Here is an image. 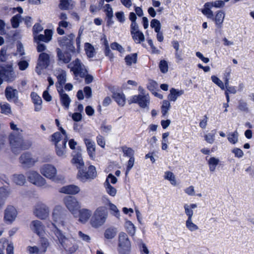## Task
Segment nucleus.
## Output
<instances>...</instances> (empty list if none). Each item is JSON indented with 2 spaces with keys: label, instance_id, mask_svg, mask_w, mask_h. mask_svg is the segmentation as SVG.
<instances>
[{
  "label": "nucleus",
  "instance_id": "f257e3e1",
  "mask_svg": "<svg viewBox=\"0 0 254 254\" xmlns=\"http://www.w3.org/2000/svg\"><path fill=\"white\" fill-rule=\"evenodd\" d=\"M52 225L55 227V229L53 230L54 233L61 246L70 253H74L77 249V246L74 244V239L71 237H66L62 232L56 227L55 224L52 223Z\"/></svg>",
  "mask_w": 254,
  "mask_h": 254
},
{
  "label": "nucleus",
  "instance_id": "f03ea898",
  "mask_svg": "<svg viewBox=\"0 0 254 254\" xmlns=\"http://www.w3.org/2000/svg\"><path fill=\"white\" fill-rule=\"evenodd\" d=\"M108 215V211L105 207H98L94 212L93 215L90 219V225L93 228H99L105 224Z\"/></svg>",
  "mask_w": 254,
  "mask_h": 254
},
{
  "label": "nucleus",
  "instance_id": "7ed1b4c3",
  "mask_svg": "<svg viewBox=\"0 0 254 254\" xmlns=\"http://www.w3.org/2000/svg\"><path fill=\"white\" fill-rule=\"evenodd\" d=\"M63 135L60 132H56L51 135V141L55 145L57 155L61 157L65 156V148L68 138H63Z\"/></svg>",
  "mask_w": 254,
  "mask_h": 254
},
{
  "label": "nucleus",
  "instance_id": "20e7f679",
  "mask_svg": "<svg viewBox=\"0 0 254 254\" xmlns=\"http://www.w3.org/2000/svg\"><path fill=\"white\" fill-rule=\"evenodd\" d=\"M9 142L11 150L15 154H18L20 150L27 149L31 146L30 142L24 141L21 135L13 134H11L9 136Z\"/></svg>",
  "mask_w": 254,
  "mask_h": 254
},
{
  "label": "nucleus",
  "instance_id": "39448f33",
  "mask_svg": "<svg viewBox=\"0 0 254 254\" xmlns=\"http://www.w3.org/2000/svg\"><path fill=\"white\" fill-rule=\"evenodd\" d=\"M70 71L73 72L75 77H84L87 73L85 65L78 59H76L67 65Z\"/></svg>",
  "mask_w": 254,
  "mask_h": 254
},
{
  "label": "nucleus",
  "instance_id": "423d86ee",
  "mask_svg": "<svg viewBox=\"0 0 254 254\" xmlns=\"http://www.w3.org/2000/svg\"><path fill=\"white\" fill-rule=\"evenodd\" d=\"M131 244L127 235L124 232L119 235L118 251L120 254H129L130 251Z\"/></svg>",
  "mask_w": 254,
  "mask_h": 254
},
{
  "label": "nucleus",
  "instance_id": "0eeeda50",
  "mask_svg": "<svg viewBox=\"0 0 254 254\" xmlns=\"http://www.w3.org/2000/svg\"><path fill=\"white\" fill-rule=\"evenodd\" d=\"M28 181L38 187H46V181L37 172L30 170L26 172Z\"/></svg>",
  "mask_w": 254,
  "mask_h": 254
},
{
  "label": "nucleus",
  "instance_id": "6e6552de",
  "mask_svg": "<svg viewBox=\"0 0 254 254\" xmlns=\"http://www.w3.org/2000/svg\"><path fill=\"white\" fill-rule=\"evenodd\" d=\"M64 202L66 208L69 212L74 216L76 217L77 210L80 208V205L79 202L77 199L71 196H66L64 199Z\"/></svg>",
  "mask_w": 254,
  "mask_h": 254
},
{
  "label": "nucleus",
  "instance_id": "1a4fd4ad",
  "mask_svg": "<svg viewBox=\"0 0 254 254\" xmlns=\"http://www.w3.org/2000/svg\"><path fill=\"white\" fill-rule=\"evenodd\" d=\"M40 246H28L27 251L30 254H44L49 245L47 239L42 238L40 241Z\"/></svg>",
  "mask_w": 254,
  "mask_h": 254
},
{
  "label": "nucleus",
  "instance_id": "9d476101",
  "mask_svg": "<svg viewBox=\"0 0 254 254\" xmlns=\"http://www.w3.org/2000/svg\"><path fill=\"white\" fill-rule=\"evenodd\" d=\"M49 207L42 202L37 203L34 207L33 213L37 218L44 220L49 215Z\"/></svg>",
  "mask_w": 254,
  "mask_h": 254
},
{
  "label": "nucleus",
  "instance_id": "9b49d317",
  "mask_svg": "<svg viewBox=\"0 0 254 254\" xmlns=\"http://www.w3.org/2000/svg\"><path fill=\"white\" fill-rule=\"evenodd\" d=\"M66 212L62 207L57 206L53 210L52 218L53 221L62 226L64 225V220L66 217Z\"/></svg>",
  "mask_w": 254,
  "mask_h": 254
},
{
  "label": "nucleus",
  "instance_id": "f8f14e48",
  "mask_svg": "<svg viewBox=\"0 0 254 254\" xmlns=\"http://www.w3.org/2000/svg\"><path fill=\"white\" fill-rule=\"evenodd\" d=\"M50 64V56L46 53H41L38 58L36 71L38 74H41V70L46 68Z\"/></svg>",
  "mask_w": 254,
  "mask_h": 254
},
{
  "label": "nucleus",
  "instance_id": "ddd939ff",
  "mask_svg": "<svg viewBox=\"0 0 254 254\" xmlns=\"http://www.w3.org/2000/svg\"><path fill=\"white\" fill-rule=\"evenodd\" d=\"M97 176L96 168L94 166L91 165L88 167V171H85L84 168L79 170L77 174V177L81 181L85 182L87 179H93Z\"/></svg>",
  "mask_w": 254,
  "mask_h": 254
},
{
  "label": "nucleus",
  "instance_id": "4468645a",
  "mask_svg": "<svg viewBox=\"0 0 254 254\" xmlns=\"http://www.w3.org/2000/svg\"><path fill=\"white\" fill-rule=\"evenodd\" d=\"M130 103H137L142 108H148L150 103V97L148 94L134 95L130 99Z\"/></svg>",
  "mask_w": 254,
  "mask_h": 254
},
{
  "label": "nucleus",
  "instance_id": "2eb2a0df",
  "mask_svg": "<svg viewBox=\"0 0 254 254\" xmlns=\"http://www.w3.org/2000/svg\"><path fill=\"white\" fill-rule=\"evenodd\" d=\"M0 76L7 82H12L16 78V75L11 65L3 67L0 70Z\"/></svg>",
  "mask_w": 254,
  "mask_h": 254
},
{
  "label": "nucleus",
  "instance_id": "dca6fc26",
  "mask_svg": "<svg viewBox=\"0 0 254 254\" xmlns=\"http://www.w3.org/2000/svg\"><path fill=\"white\" fill-rule=\"evenodd\" d=\"M74 37L75 35L72 33L67 36L64 37L59 40V44L62 47H65L67 51L74 53L75 51L73 45V40Z\"/></svg>",
  "mask_w": 254,
  "mask_h": 254
},
{
  "label": "nucleus",
  "instance_id": "f3484780",
  "mask_svg": "<svg viewBox=\"0 0 254 254\" xmlns=\"http://www.w3.org/2000/svg\"><path fill=\"white\" fill-rule=\"evenodd\" d=\"M41 173L46 178L52 180H56V176L57 174L56 168L51 164L44 165L40 168Z\"/></svg>",
  "mask_w": 254,
  "mask_h": 254
},
{
  "label": "nucleus",
  "instance_id": "a211bd4d",
  "mask_svg": "<svg viewBox=\"0 0 254 254\" xmlns=\"http://www.w3.org/2000/svg\"><path fill=\"white\" fill-rule=\"evenodd\" d=\"M19 161L22 167L24 168H29L33 167L37 161L33 158L31 154L29 153H24L21 155Z\"/></svg>",
  "mask_w": 254,
  "mask_h": 254
},
{
  "label": "nucleus",
  "instance_id": "6ab92c4d",
  "mask_svg": "<svg viewBox=\"0 0 254 254\" xmlns=\"http://www.w3.org/2000/svg\"><path fill=\"white\" fill-rule=\"evenodd\" d=\"M30 229L39 236H42L45 233V227L42 222L39 220H33L30 224Z\"/></svg>",
  "mask_w": 254,
  "mask_h": 254
},
{
  "label": "nucleus",
  "instance_id": "aec40b11",
  "mask_svg": "<svg viewBox=\"0 0 254 254\" xmlns=\"http://www.w3.org/2000/svg\"><path fill=\"white\" fill-rule=\"evenodd\" d=\"M17 212L13 206H8L4 211V219L10 223L12 222L16 218Z\"/></svg>",
  "mask_w": 254,
  "mask_h": 254
},
{
  "label": "nucleus",
  "instance_id": "412c9836",
  "mask_svg": "<svg viewBox=\"0 0 254 254\" xmlns=\"http://www.w3.org/2000/svg\"><path fill=\"white\" fill-rule=\"evenodd\" d=\"M44 33L45 35H35L34 37V41L36 43H38L40 41H43L46 43L50 42L52 39L53 31L51 30L46 29Z\"/></svg>",
  "mask_w": 254,
  "mask_h": 254
},
{
  "label": "nucleus",
  "instance_id": "4be33fe9",
  "mask_svg": "<svg viewBox=\"0 0 254 254\" xmlns=\"http://www.w3.org/2000/svg\"><path fill=\"white\" fill-rule=\"evenodd\" d=\"M5 95L8 101L12 100L15 103L18 101V91L16 89H13L11 86H7L6 88Z\"/></svg>",
  "mask_w": 254,
  "mask_h": 254
},
{
  "label": "nucleus",
  "instance_id": "5701e85b",
  "mask_svg": "<svg viewBox=\"0 0 254 254\" xmlns=\"http://www.w3.org/2000/svg\"><path fill=\"white\" fill-rule=\"evenodd\" d=\"M78 221L82 223H86L92 215V211L86 208L80 209L78 210Z\"/></svg>",
  "mask_w": 254,
  "mask_h": 254
},
{
  "label": "nucleus",
  "instance_id": "b1692460",
  "mask_svg": "<svg viewBox=\"0 0 254 254\" xmlns=\"http://www.w3.org/2000/svg\"><path fill=\"white\" fill-rule=\"evenodd\" d=\"M84 143L86 146L88 154L92 159L95 157V144L91 139L84 138Z\"/></svg>",
  "mask_w": 254,
  "mask_h": 254
},
{
  "label": "nucleus",
  "instance_id": "393cba45",
  "mask_svg": "<svg viewBox=\"0 0 254 254\" xmlns=\"http://www.w3.org/2000/svg\"><path fill=\"white\" fill-rule=\"evenodd\" d=\"M58 91L60 95V101L62 105L65 109H68L70 103L71 102V100L69 97L64 92L63 88L58 89Z\"/></svg>",
  "mask_w": 254,
  "mask_h": 254
},
{
  "label": "nucleus",
  "instance_id": "a878e982",
  "mask_svg": "<svg viewBox=\"0 0 254 254\" xmlns=\"http://www.w3.org/2000/svg\"><path fill=\"white\" fill-rule=\"evenodd\" d=\"M57 53L58 60L60 63L67 64L70 61L71 57L68 53H63L59 48L57 49Z\"/></svg>",
  "mask_w": 254,
  "mask_h": 254
},
{
  "label": "nucleus",
  "instance_id": "bb28decb",
  "mask_svg": "<svg viewBox=\"0 0 254 254\" xmlns=\"http://www.w3.org/2000/svg\"><path fill=\"white\" fill-rule=\"evenodd\" d=\"M225 17V12L223 10H218L211 19L214 21L216 26L220 28L222 26Z\"/></svg>",
  "mask_w": 254,
  "mask_h": 254
},
{
  "label": "nucleus",
  "instance_id": "cd10ccee",
  "mask_svg": "<svg viewBox=\"0 0 254 254\" xmlns=\"http://www.w3.org/2000/svg\"><path fill=\"white\" fill-rule=\"evenodd\" d=\"M80 190L79 187L77 186L71 185L61 188L60 192L66 194H76Z\"/></svg>",
  "mask_w": 254,
  "mask_h": 254
},
{
  "label": "nucleus",
  "instance_id": "c85d7f7f",
  "mask_svg": "<svg viewBox=\"0 0 254 254\" xmlns=\"http://www.w3.org/2000/svg\"><path fill=\"white\" fill-rule=\"evenodd\" d=\"M31 97L32 102L34 104V110L36 112H39L41 110L42 106V100L41 98L35 92H32Z\"/></svg>",
  "mask_w": 254,
  "mask_h": 254
},
{
  "label": "nucleus",
  "instance_id": "c756f323",
  "mask_svg": "<svg viewBox=\"0 0 254 254\" xmlns=\"http://www.w3.org/2000/svg\"><path fill=\"white\" fill-rule=\"evenodd\" d=\"M57 74L58 83H56V87L58 90L60 88H63V85L65 83L66 74L65 71L62 69L58 70Z\"/></svg>",
  "mask_w": 254,
  "mask_h": 254
},
{
  "label": "nucleus",
  "instance_id": "7c9ffc66",
  "mask_svg": "<svg viewBox=\"0 0 254 254\" xmlns=\"http://www.w3.org/2000/svg\"><path fill=\"white\" fill-rule=\"evenodd\" d=\"M184 91L183 90H178L172 88L170 90V94L168 95V99L171 101L175 102L178 97L184 94Z\"/></svg>",
  "mask_w": 254,
  "mask_h": 254
},
{
  "label": "nucleus",
  "instance_id": "2f4dec72",
  "mask_svg": "<svg viewBox=\"0 0 254 254\" xmlns=\"http://www.w3.org/2000/svg\"><path fill=\"white\" fill-rule=\"evenodd\" d=\"M74 2L72 0H61L59 5V8L62 10H68L73 8Z\"/></svg>",
  "mask_w": 254,
  "mask_h": 254
},
{
  "label": "nucleus",
  "instance_id": "473e14b6",
  "mask_svg": "<svg viewBox=\"0 0 254 254\" xmlns=\"http://www.w3.org/2000/svg\"><path fill=\"white\" fill-rule=\"evenodd\" d=\"M72 163L75 165L78 170H82L84 168V164L82 158L80 155L74 156L72 159Z\"/></svg>",
  "mask_w": 254,
  "mask_h": 254
},
{
  "label": "nucleus",
  "instance_id": "72a5a7b5",
  "mask_svg": "<svg viewBox=\"0 0 254 254\" xmlns=\"http://www.w3.org/2000/svg\"><path fill=\"white\" fill-rule=\"evenodd\" d=\"M113 98L119 106H124L125 104L126 98L125 95L123 93H114Z\"/></svg>",
  "mask_w": 254,
  "mask_h": 254
},
{
  "label": "nucleus",
  "instance_id": "f704fd0d",
  "mask_svg": "<svg viewBox=\"0 0 254 254\" xmlns=\"http://www.w3.org/2000/svg\"><path fill=\"white\" fill-rule=\"evenodd\" d=\"M104 187L105 188L106 192L111 196L114 197L116 196L117 190L115 188L109 184L108 181H105L104 183Z\"/></svg>",
  "mask_w": 254,
  "mask_h": 254
},
{
  "label": "nucleus",
  "instance_id": "c9c22d12",
  "mask_svg": "<svg viewBox=\"0 0 254 254\" xmlns=\"http://www.w3.org/2000/svg\"><path fill=\"white\" fill-rule=\"evenodd\" d=\"M212 6L209 2H206L204 5V8L201 9L202 13L205 15L208 18L212 19L213 16V12L211 10Z\"/></svg>",
  "mask_w": 254,
  "mask_h": 254
},
{
  "label": "nucleus",
  "instance_id": "e433bc0d",
  "mask_svg": "<svg viewBox=\"0 0 254 254\" xmlns=\"http://www.w3.org/2000/svg\"><path fill=\"white\" fill-rule=\"evenodd\" d=\"M220 161L219 159L214 157H211L208 161V164L209 166V171L211 172H214L216 166L219 164Z\"/></svg>",
  "mask_w": 254,
  "mask_h": 254
},
{
  "label": "nucleus",
  "instance_id": "4c0bfd02",
  "mask_svg": "<svg viewBox=\"0 0 254 254\" xmlns=\"http://www.w3.org/2000/svg\"><path fill=\"white\" fill-rule=\"evenodd\" d=\"M137 57L136 53L131 54L126 56L125 58L126 64L128 66H130L132 64H135L137 62Z\"/></svg>",
  "mask_w": 254,
  "mask_h": 254
},
{
  "label": "nucleus",
  "instance_id": "58836bf2",
  "mask_svg": "<svg viewBox=\"0 0 254 254\" xmlns=\"http://www.w3.org/2000/svg\"><path fill=\"white\" fill-rule=\"evenodd\" d=\"M13 182L18 185H23L25 183V177L23 174H15L12 176Z\"/></svg>",
  "mask_w": 254,
  "mask_h": 254
},
{
  "label": "nucleus",
  "instance_id": "ea45409f",
  "mask_svg": "<svg viewBox=\"0 0 254 254\" xmlns=\"http://www.w3.org/2000/svg\"><path fill=\"white\" fill-rule=\"evenodd\" d=\"M85 51L88 57L92 58L94 56L95 51L93 46L89 43H86L84 46Z\"/></svg>",
  "mask_w": 254,
  "mask_h": 254
},
{
  "label": "nucleus",
  "instance_id": "a19ab883",
  "mask_svg": "<svg viewBox=\"0 0 254 254\" xmlns=\"http://www.w3.org/2000/svg\"><path fill=\"white\" fill-rule=\"evenodd\" d=\"M186 226L190 232L196 231L199 229L197 225L192 222V218H188L186 221Z\"/></svg>",
  "mask_w": 254,
  "mask_h": 254
},
{
  "label": "nucleus",
  "instance_id": "79ce46f5",
  "mask_svg": "<svg viewBox=\"0 0 254 254\" xmlns=\"http://www.w3.org/2000/svg\"><path fill=\"white\" fill-rule=\"evenodd\" d=\"M8 195V193L6 190L3 188H0V209H1L4 204L5 200Z\"/></svg>",
  "mask_w": 254,
  "mask_h": 254
},
{
  "label": "nucleus",
  "instance_id": "37998d69",
  "mask_svg": "<svg viewBox=\"0 0 254 254\" xmlns=\"http://www.w3.org/2000/svg\"><path fill=\"white\" fill-rule=\"evenodd\" d=\"M125 227L127 233L131 236L135 233V227L134 224L130 221H127L125 223Z\"/></svg>",
  "mask_w": 254,
  "mask_h": 254
},
{
  "label": "nucleus",
  "instance_id": "c03bdc74",
  "mask_svg": "<svg viewBox=\"0 0 254 254\" xmlns=\"http://www.w3.org/2000/svg\"><path fill=\"white\" fill-rule=\"evenodd\" d=\"M131 35L133 40L137 44L141 43L145 40L144 34L141 31L133 33Z\"/></svg>",
  "mask_w": 254,
  "mask_h": 254
},
{
  "label": "nucleus",
  "instance_id": "a18cd8bd",
  "mask_svg": "<svg viewBox=\"0 0 254 254\" xmlns=\"http://www.w3.org/2000/svg\"><path fill=\"white\" fill-rule=\"evenodd\" d=\"M164 179L170 182V183L174 186L177 185L175 176L170 171H166L165 172Z\"/></svg>",
  "mask_w": 254,
  "mask_h": 254
},
{
  "label": "nucleus",
  "instance_id": "49530a36",
  "mask_svg": "<svg viewBox=\"0 0 254 254\" xmlns=\"http://www.w3.org/2000/svg\"><path fill=\"white\" fill-rule=\"evenodd\" d=\"M122 150L124 153V155L131 158L134 157V151L130 147L127 146H123L121 147Z\"/></svg>",
  "mask_w": 254,
  "mask_h": 254
},
{
  "label": "nucleus",
  "instance_id": "de8ad7c7",
  "mask_svg": "<svg viewBox=\"0 0 254 254\" xmlns=\"http://www.w3.org/2000/svg\"><path fill=\"white\" fill-rule=\"evenodd\" d=\"M117 234L115 228H109L107 229L104 233V236L107 239H112L115 237Z\"/></svg>",
  "mask_w": 254,
  "mask_h": 254
},
{
  "label": "nucleus",
  "instance_id": "09e8293b",
  "mask_svg": "<svg viewBox=\"0 0 254 254\" xmlns=\"http://www.w3.org/2000/svg\"><path fill=\"white\" fill-rule=\"evenodd\" d=\"M69 25V23L64 20H61L59 22V27L57 28V31L60 35H63L64 33V30L62 28H67Z\"/></svg>",
  "mask_w": 254,
  "mask_h": 254
},
{
  "label": "nucleus",
  "instance_id": "8fccbe9b",
  "mask_svg": "<svg viewBox=\"0 0 254 254\" xmlns=\"http://www.w3.org/2000/svg\"><path fill=\"white\" fill-rule=\"evenodd\" d=\"M170 103L168 100H164L161 106V113L163 116H165L168 113V111L170 109Z\"/></svg>",
  "mask_w": 254,
  "mask_h": 254
},
{
  "label": "nucleus",
  "instance_id": "3c124183",
  "mask_svg": "<svg viewBox=\"0 0 254 254\" xmlns=\"http://www.w3.org/2000/svg\"><path fill=\"white\" fill-rule=\"evenodd\" d=\"M21 19V16L19 14H17L11 18L10 21L13 28H16L19 26Z\"/></svg>",
  "mask_w": 254,
  "mask_h": 254
},
{
  "label": "nucleus",
  "instance_id": "603ef678",
  "mask_svg": "<svg viewBox=\"0 0 254 254\" xmlns=\"http://www.w3.org/2000/svg\"><path fill=\"white\" fill-rule=\"evenodd\" d=\"M238 135L239 134L237 131L230 133L228 136V140L230 143L235 144L238 142Z\"/></svg>",
  "mask_w": 254,
  "mask_h": 254
},
{
  "label": "nucleus",
  "instance_id": "864d4df0",
  "mask_svg": "<svg viewBox=\"0 0 254 254\" xmlns=\"http://www.w3.org/2000/svg\"><path fill=\"white\" fill-rule=\"evenodd\" d=\"M0 107L1 109V113L7 115L10 114L11 112V108L9 104L5 103L3 104L0 103Z\"/></svg>",
  "mask_w": 254,
  "mask_h": 254
},
{
  "label": "nucleus",
  "instance_id": "5fc2aeb1",
  "mask_svg": "<svg viewBox=\"0 0 254 254\" xmlns=\"http://www.w3.org/2000/svg\"><path fill=\"white\" fill-rule=\"evenodd\" d=\"M150 26L151 28L154 29V31L155 32H158L161 29V24L158 20L156 19H153L151 21Z\"/></svg>",
  "mask_w": 254,
  "mask_h": 254
},
{
  "label": "nucleus",
  "instance_id": "6e6d98bb",
  "mask_svg": "<svg viewBox=\"0 0 254 254\" xmlns=\"http://www.w3.org/2000/svg\"><path fill=\"white\" fill-rule=\"evenodd\" d=\"M104 11L106 13V17H113V9L109 4H105L104 7Z\"/></svg>",
  "mask_w": 254,
  "mask_h": 254
},
{
  "label": "nucleus",
  "instance_id": "4d7b16f0",
  "mask_svg": "<svg viewBox=\"0 0 254 254\" xmlns=\"http://www.w3.org/2000/svg\"><path fill=\"white\" fill-rule=\"evenodd\" d=\"M211 78L213 82L218 86L221 89L224 90L225 89V86L223 82L217 76L212 75Z\"/></svg>",
  "mask_w": 254,
  "mask_h": 254
},
{
  "label": "nucleus",
  "instance_id": "13d9d810",
  "mask_svg": "<svg viewBox=\"0 0 254 254\" xmlns=\"http://www.w3.org/2000/svg\"><path fill=\"white\" fill-rule=\"evenodd\" d=\"M159 68L161 71L163 73H166L168 70V65L167 62L165 60H162L159 63Z\"/></svg>",
  "mask_w": 254,
  "mask_h": 254
},
{
  "label": "nucleus",
  "instance_id": "bf43d9fd",
  "mask_svg": "<svg viewBox=\"0 0 254 254\" xmlns=\"http://www.w3.org/2000/svg\"><path fill=\"white\" fill-rule=\"evenodd\" d=\"M185 209V213L188 216V218H192L193 211L188 204H185L184 206Z\"/></svg>",
  "mask_w": 254,
  "mask_h": 254
},
{
  "label": "nucleus",
  "instance_id": "052dcab7",
  "mask_svg": "<svg viewBox=\"0 0 254 254\" xmlns=\"http://www.w3.org/2000/svg\"><path fill=\"white\" fill-rule=\"evenodd\" d=\"M109 206V208L111 211V213L116 217H119L120 215V212L117 206L112 203Z\"/></svg>",
  "mask_w": 254,
  "mask_h": 254
},
{
  "label": "nucleus",
  "instance_id": "680f3d73",
  "mask_svg": "<svg viewBox=\"0 0 254 254\" xmlns=\"http://www.w3.org/2000/svg\"><path fill=\"white\" fill-rule=\"evenodd\" d=\"M205 140L210 143L212 144L215 140V134L212 133H209L204 135Z\"/></svg>",
  "mask_w": 254,
  "mask_h": 254
},
{
  "label": "nucleus",
  "instance_id": "e2e57ef3",
  "mask_svg": "<svg viewBox=\"0 0 254 254\" xmlns=\"http://www.w3.org/2000/svg\"><path fill=\"white\" fill-rule=\"evenodd\" d=\"M111 48L114 50H117L120 53H123L125 51L123 47L118 43L114 42L111 44Z\"/></svg>",
  "mask_w": 254,
  "mask_h": 254
},
{
  "label": "nucleus",
  "instance_id": "0e129e2a",
  "mask_svg": "<svg viewBox=\"0 0 254 254\" xmlns=\"http://www.w3.org/2000/svg\"><path fill=\"white\" fill-rule=\"evenodd\" d=\"M209 4L212 7H214L216 8H221L225 5V2L221 0L210 2Z\"/></svg>",
  "mask_w": 254,
  "mask_h": 254
},
{
  "label": "nucleus",
  "instance_id": "69168bd1",
  "mask_svg": "<svg viewBox=\"0 0 254 254\" xmlns=\"http://www.w3.org/2000/svg\"><path fill=\"white\" fill-rule=\"evenodd\" d=\"M43 30V27L39 23H36L33 27V34L34 37L35 35H37L38 33L41 32Z\"/></svg>",
  "mask_w": 254,
  "mask_h": 254
},
{
  "label": "nucleus",
  "instance_id": "338daca9",
  "mask_svg": "<svg viewBox=\"0 0 254 254\" xmlns=\"http://www.w3.org/2000/svg\"><path fill=\"white\" fill-rule=\"evenodd\" d=\"M134 160H135L134 157H132L131 158H129V159L127 163V169H126V175H127L128 174V173H129L130 170L131 169V168L133 166L134 163Z\"/></svg>",
  "mask_w": 254,
  "mask_h": 254
},
{
  "label": "nucleus",
  "instance_id": "774afa93",
  "mask_svg": "<svg viewBox=\"0 0 254 254\" xmlns=\"http://www.w3.org/2000/svg\"><path fill=\"white\" fill-rule=\"evenodd\" d=\"M238 109L244 112H248V108L247 107V103L244 101L241 100L239 101Z\"/></svg>",
  "mask_w": 254,
  "mask_h": 254
}]
</instances>
